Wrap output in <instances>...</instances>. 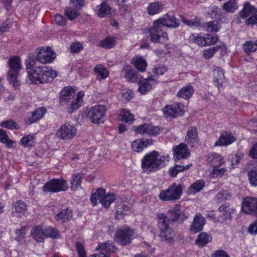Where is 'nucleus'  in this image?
I'll return each mask as SVG.
<instances>
[{
    "label": "nucleus",
    "instance_id": "obj_1",
    "mask_svg": "<svg viewBox=\"0 0 257 257\" xmlns=\"http://www.w3.org/2000/svg\"><path fill=\"white\" fill-rule=\"evenodd\" d=\"M35 60L29 58L26 62L28 79L32 83L39 84L52 81L57 73L46 66H36Z\"/></svg>",
    "mask_w": 257,
    "mask_h": 257
},
{
    "label": "nucleus",
    "instance_id": "obj_2",
    "mask_svg": "<svg viewBox=\"0 0 257 257\" xmlns=\"http://www.w3.org/2000/svg\"><path fill=\"white\" fill-rule=\"evenodd\" d=\"M170 157L168 154L161 155L154 151L147 154L142 160V168L147 174L156 172L164 167L170 161Z\"/></svg>",
    "mask_w": 257,
    "mask_h": 257
},
{
    "label": "nucleus",
    "instance_id": "obj_3",
    "mask_svg": "<svg viewBox=\"0 0 257 257\" xmlns=\"http://www.w3.org/2000/svg\"><path fill=\"white\" fill-rule=\"evenodd\" d=\"M32 237L38 242H42L47 237L58 238L60 235L57 229L50 226L43 227L38 225L33 227L31 231Z\"/></svg>",
    "mask_w": 257,
    "mask_h": 257
},
{
    "label": "nucleus",
    "instance_id": "obj_4",
    "mask_svg": "<svg viewBox=\"0 0 257 257\" xmlns=\"http://www.w3.org/2000/svg\"><path fill=\"white\" fill-rule=\"evenodd\" d=\"M136 232L135 229L128 225L118 228L115 232L114 240L122 246L130 244L135 238Z\"/></svg>",
    "mask_w": 257,
    "mask_h": 257
},
{
    "label": "nucleus",
    "instance_id": "obj_5",
    "mask_svg": "<svg viewBox=\"0 0 257 257\" xmlns=\"http://www.w3.org/2000/svg\"><path fill=\"white\" fill-rule=\"evenodd\" d=\"M146 34L150 40L154 43L163 44L169 39L167 32L155 21L153 26L146 30Z\"/></svg>",
    "mask_w": 257,
    "mask_h": 257
},
{
    "label": "nucleus",
    "instance_id": "obj_6",
    "mask_svg": "<svg viewBox=\"0 0 257 257\" xmlns=\"http://www.w3.org/2000/svg\"><path fill=\"white\" fill-rule=\"evenodd\" d=\"M9 66L10 69L8 72V78L9 82L15 88H17L20 86L18 76L19 74V71L21 69L20 57L16 56L11 57L9 60Z\"/></svg>",
    "mask_w": 257,
    "mask_h": 257
},
{
    "label": "nucleus",
    "instance_id": "obj_7",
    "mask_svg": "<svg viewBox=\"0 0 257 257\" xmlns=\"http://www.w3.org/2000/svg\"><path fill=\"white\" fill-rule=\"evenodd\" d=\"M115 199L113 194H106L105 189L99 188L91 195L90 201L93 206L96 205L98 201L104 208H108Z\"/></svg>",
    "mask_w": 257,
    "mask_h": 257
},
{
    "label": "nucleus",
    "instance_id": "obj_8",
    "mask_svg": "<svg viewBox=\"0 0 257 257\" xmlns=\"http://www.w3.org/2000/svg\"><path fill=\"white\" fill-rule=\"evenodd\" d=\"M158 217V228L160 237L165 240L172 241L173 239L174 233L172 229L169 226V219L164 214H160Z\"/></svg>",
    "mask_w": 257,
    "mask_h": 257
},
{
    "label": "nucleus",
    "instance_id": "obj_9",
    "mask_svg": "<svg viewBox=\"0 0 257 257\" xmlns=\"http://www.w3.org/2000/svg\"><path fill=\"white\" fill-rule=\"evenodd\" d=\"M182 191L181 185L174 183L167 189L161 191L159 198L163 201H175L181 197Z\"/></svg>",
    "mask_w": 257,
    "mask_h": 257
},
{
    "label": "nucleus",
    "instance_id": "obj_10",
    "mask_svg": "<svg viewBox=\"0 0 257 257\" xmlns=\"http://www.w3.org/2000/svg\"><path fill=\"white\" fill-rule=\"evenodd\" d=\"M68 188L67 182L63 178L53 179L47 182L43 187L44 191L52 193L64 191Z\"/></svg>",
    "mask_w": 257,
    "mask_h": 257
},
{
    "label": "nucleus",
    "instance_id": "obj_11",
    "mask_svg": "<svg viewBox=\"0 0 257 257\" xmlns=\"http://www.w3.org/2000/svg\"><path fill=\"white\" fill-rule=\"evenodd\" d=\"M106 111V107L104 105H96L91 107L87 113L89 120L93 123L103 122Z\"/></svg>",
    "mask_w": 257,
    "mask_h": 257
},
{
    "label": "nucleus",
    "instance_id": "obj_12",
    "mask_svg": "<svg viewBox=\"0 0 257 257\" xmlns=\"http://www.w3.org/2000/svg\"><path fill=\"white\" fill-rule=\"evenodd\" d=\"M36 53V60L42 64L51 63L56 58L55 53L49 47L38 48Z\"/></svg>",
    "mask_w": 257,
    "mask_h": 257
},
{
    "label": "nucleus",
    "instance_id": "obj_13",
    "mask_svg": "<svg viewBox=\"0 0 257 257\" xmlns=\"http://www.w3.org/2000/svg\"><path fill=\"white\" fill-rule=\"evenodd\" d=\"M77 129L75 127L67 122L63 124L57 131L56 136L63 140H69L72 139L76 135Z\"/></svg>",
    "mask_w": 257,
    "mask_h": 257
},
{
    "label": "nucleus",
    "instance_id": "obj_14",
    "mask_svg": "<svg viewBox=\"0 0 257 257\" xmlns=\"http://www.w3.org/2000/svg\"><path fill=\"white\" fill-rule=\"evenodd\" d=\"M165 117L175 118L178 116H182L185 112V106L181 103H175L172 105H168L163 109Z\"/></svg>",
    "mask_w": 257,
    "mask_h": 257
},
{
    "label": "nucleus",
    "instance_id": "obj_15",
    "mask_svg": "<svg viewBox=\"0 0 257 257\" xmlns=\"http://www.w3.org/2000/svg\"><path fill=\"white\" fill-rule=\"evenodd\" d=\"M242 212L257 216V198L247 197L242 202Z\"/></svg>",
    "mask_w": 257,
    "mask_h": 257
},
{
    "label": "nucleus",
    "instance_id": "obj_16",
    "mask_svg": "<svg viewBox=\"0 0 257 257\" xmlns=\"http://www.w3.org/2000/svg\"><path fill=\"white\" fill-rule=\"evenodd\" d=\"M167 216L168 217L169 221H183L188 217L189 214L186 213L185 210H181V205L177 204L168 211Z\"/></svg>",
    "mask_w": 257,
    "mask_h": 257
},
{
    "label": "nucleus",
    "instance_id": "obj_17",
    "mask_svg": "<svg viewBox=\"0 0 257 257\" xmlns=\"http://www.w3.org/2000/svg\"><path fill=\"white\" fill-rule=\"evenodd\" d=\"M162 28L164 26L168 28H177L180 24L179 20L173 15L167 14L163 17L155 21Z\"/></svg>",
    "mask_w": 257,
    "mask_h": 257
},
{
    "label": "nucleus",
    "instance_id": "obj_18",
    "mask_svg": "<svg viewBox=\"0 0 257 257\" xmlns=\"http://www.w3.org/2000/svg\"><path fill=\"white\" fill-rule=\"evenodd\" d=\"M139 81L138 90L142 94L151 90L157 83L155 75L149 76L147 78H141Z\"/></svg>",
    "mask_w": 257,
    "mask_h": 257
},
{
    "label": "nucleus",
    "instance_id": "obj_19",
    "mask_svg": "<svg viewBox=\"0 0 257 257\" xmlns=\"http://www.w3.org/2000/svg\"><path fill=\"white\" fill-rule=\"evenodd\" d=\"M98 248L100 249V253L94 254L91 257H109V255L117 249L112 241L101 243Z\"/></svg>",
    "mask_w": 257,
    "mask_h": 257
},
{
    "label": "nucleus",
    "instance_id": "obj_20",
    "mask_svg": "<svg viewBox=\"0 0 257 257\" xmlns=\"http://www.w3.org/2000/svg\"><path fill=\"white\" fill-rule=\"evenodd\" d=\"M236 140V138L232 135L231 132L224 131L221 133L214 146V147L227 146L231 144Z\"/></svg>",
    "mask_w": 257,
    "mask_h": 257
},
{
    "label": "nucleus",
    "instance_id": "obj_21",
    "mask_svg": "<svg viewBox=\"0 0 257 257\" xmlns=\"http://www.w3.org/2000/svg\"><path fill=\"white\" fill-rule=\"evenodd\" d=\"M175 161L187 159L190 155V152L186 144L181 143L173 148Z\"/></svg>",
    "mask_w": 257,
    "mask_h": 257
},
{
    "label": "nucleus",
    "instance_id": "obj_22",
    "mask_svg": "<svg viewBox=\"0 0 257 257\" xmlns=\"http://www.w3.org/2000/svg\"><path fill=\"white\" fill-rule=\"evenodd\" d=\"M205 223V219L203 216L197 213L194 216L192 224L190 227V230L192 233H196L202 230Z\"/></svg>",
    "mask_w": 257,
    "mask_h": 257
},
{
    "label": "nucleus",
    "instance_id": "obj_23",
    "mask_svg": "<svg viewBox=\"0 0 257 257\" xmlns=\"http://www.w3.org/2000/svg\"><path fill=\"white\" fill-rule=\"evenodd\" d=\"M207 164L211 167L222 166L225 163L224 158L219 154L212 153L207 157Z\"/></svg>",
    "mask_w": 257,
    "mask_h": 257
},
{
    "label": "nucleus",
    "instance_id": "obj_24",
    "mask_svg": "<svg viewBox=\"0 0 257 257\" xmlns=\"http://www.w3.org/2000/svg\"><path fill=\"white\" fill-rule=\"evenodd\" d=\"M97 15L100 18H110L113 13V10L106 2H103L96 7Z\"/></svg>",
    "mask_w": 257,
    "mask_h": 257
},
{
    "label": "nucleus",
    "instance_id": "obj_25",
    "mask_svg": "<svg viewBox=\"0 0 257 257\" xmlns=\"http://www.w3.org/2000/svg\"><path fill=\"white\" fill-rule=\"evenodd\" d=\"M199 140L197 128L195 126L189 127L185 137L187 143L194 147L198 143Z\"/></svg>",
    "mask_w": 257,
    "mask_h": 257
},
{
    "label": "nucleus",
    "instance_id": "obj_26",
    "mask_svg": "<svg viewBox=\"0 0 257 257\" xmlns=\"http://www.w3.org/2000/svg\"><path fill=\"white\" fill-rule=\"evenodd\" d=\"M153 144V140L151 139H141L134 141L132 145V149L138 153L142 152L144 148Z\"/></svg>",
    "mask_w": 257,
    "mask_h": 257
},
{
    "label": "nucleus",
    "instance_id": "obj_27",
    "mask_svg": "<svg viewBox=\"0 0 257 257\" xmlns=\"http://www.w3.org/2000/svg\"><path fill=\"white\" fill-rule=\"evenodd\" d=\"M164 8L165 5L162 2H154L149 4L147 11L149 15L153 16L162 12Z\"/></svg>",
    "mask_w": 257,
    "mask_h": 257
},
{
    "label": "nucleus",
    "instance_id": "obj_28",
    "mask_svg": "<svg viewBox=\"0 0 257 257\" xmlns=\"http://www.w3.org/2000/svg\"><path fill=\"white\" fill-rule=\"evenodd\" d=\"M75 95V90L70 86L66 87L61 92L60 101L61 103H67L70 99L73 98Z\"/></svg>",
    "mask_w": 257,
    "mask_h": 257
},
{
    "label": "nucleus",
    "instance_id": "obj_29",
    "mask_svg": "<svg viewBox=\"0 0 257 257\" xmlns=\"http://www.w3.org/2000/svg\"><path fill=\"white\" fill-rule=\"evenodd\" d=\"M84 95V93L82 91H80L77 93L76 98L71 103V106L68 108L69 113L74 112L82 105Z\"/></svg>",
    "mask_w": 257,
    "mask_h": 257
},
{
    "label": "nucleus",
    "instance_id": "obj_30",
    "mask_svg": "<svg viewBox=\"0 0 257 257\" xmlns=\"http://www.w3.org/2000/svg\"><path fill=\"white\" fill-rule=\"evenodd\" d=\"M194 92L193 86L188 84L185 86L183 87L177 94L178 97L182 98L186 100H188L193 95Z\"/></svg>",
    "mask_w": 257,
    "mask_h": 257
},
{
    "label": "nucleus",
    "instance_id": "obj_31",
    "mask_svg": "<svg viewBox=\"0 0 257 257\" xmlns=\"http://www.w3.org/2000/svg\"><path fill=\"white\" fill-rule=\"evenodd\" d=\"M214 83L219 89L222 86L223 80L224 78V72L220 67H216L213 71Z\"/></svg>",
    "mask_w": 257,
    "mask_h": 257
},
{
    "label": "nucleus",
    "instance_id": "obj_32",
    "mask_svg": "<svg viewBox=\"0 0 257 257\" xmlns=\"http://www.w3.org/2000/svg\"><path fill=\"white\" fill-rule=\"evenodd\" d=\"M46 112V109L44 107H40L32 112L31 115L28 117L27 122L32 124L37 120L41 119Z\"/></svg>",
    "mask_w": 257,
    "mask_h": 257
},
{
    "label": "nucleus",
    "instance_id": "obj_33",
    "mask_svg": "<svg viewBox=\"0 0 257 257\" xmlns=\"http://www.w3.org/2000/svg\"><path fill=\"white\" fill-rule=\"evenodd\" d=\"M122 71L124 72V76L127 81L131 82H135L138 81V72L132 69L130 66H125Z\"/></svg>",
    "mask_w": 257,
    "mask_h": 257
},
{
    "label": "nucleus",
    "instance_id": "obj_34",
    "mask_svg": "<svg viewBox=\"0 0 257 257\" xmlns=\"http://www.w3.org/2000/svg\"><path fill=\"white\" fill-rule=\"evenodd\" d=\"M83 178V174L77 173L72 175L70 181L71 188L72 190H76L81 187L82 180Z\"/></svg>",
    "mask_w": 257,
    "mask_h": 257
},
{
    "label": "nucleus",
    "instance_id": "obj_35",
    "mask_svg": "<svg viewBox=\"0 0 257 257\" xmlns=\"http://www.w3.org/2000/svg\"><path fill=\"white\" fill-rule=\"evenodd\" d=\"M212 236L210 234L206 232L200 233L195 240V243L198 246H204L212 240Z\"/></svg>",
    "mask_w": 257,
    "mask_h": 257
},
{
    "label": "nucleus",
    "instance_id": "obj_36",
    "mask_svg": "<svg viewBox=\"0 0 257 257\" xmlns=\"http://www.w3.org/2000/svg\"><path fill=\"white\" fill-rule=\"evenodd\" d=\"M93 71L97 78L100 79H104L109 75V71L102 64H97L93 68Z\"/></svg>",
    "mask_w": 257,
    "mask_h": 257
},
{
    "label": "nucleus",
    "instance_id": "obj_37",
    "mask_svg": "<svg viewBox=\"0 0 257 257\" xmlns=\"http://www.w3.org/2000/svg\"><path fill=\"white\" fill-rule=\"evenodd\" d=\"M72 211L69 208L62 210L60 212L55 216V219L57 221L64 222L70 220L72 217Z\"/></svg>",
    "mask_w": 257,
    "mask_h": 257
},
{
    "label": "nucleus",
    "instance_id": "obj_38",
    "mask_svg": "<svg viewBox=\"0 0 257 257\" xmlns=\"http://www.w3.org/2000/svg\"><path fill=\"white\" fill-rule=\"evenodd\" d=\"M203 180H199L194 182L189 188L187 192L189 194H195L200 191L205 186Z\"/></svg>",
    "mask_w": 257,
    "mask_h": 257
},
{
    "label": "nucleus",
    "instance_id": "obj_39",
    "mask_svg": "<svg viewBox=\"0 0 257 257\" xmlns=\"http://www.w3.org/2000/svg\"><path fill=\"white\" fill-rule=\"evenodd\" d=\"M80 9L70 6L65 9V14L69 20H73L80 16Z\"/></svg>",
    "mask_w": 257,
    "mask_h": 257
},
{
    "label": "nucleus",
    "instance_id": "obj_40",
    "mask_svg": "<svg viewBox=\"0 0 257 257\" xmlns=\"http://www.w3.org/2000/svg\"><path fill=\"white\" fill-rule=\"evenodd\" d=\"M13 212L17 213L19 215H24L27 210V206L21 200L16 201L12 207Z\"/></svg>",
    "mask_w": 257,
    "mask_h": 257
},
{
    "label": "nucleus",
    "instance_id": "obj_41",
    "mask_svg": "<svg viewBox=\"0 0 257 257\" xmlns=\"http://www.w3.org/2000/svg\"><path fill=\"white\" fill-rule=\"evenodd\" d=\"M35 140V138L33 135H26L21 139L20 144L26 148L33 147L36 144Z\"/></svg>",
    "mask_w": 257,
    "mask_h": 257
},
{
    "label": "nucleus",
    "instance_id": "obj_42",
    "mask_svg": "<svg viewBox=\"0 0 257 257\" xmlns=\"http://www.w3.org/2000/svg\"><path fill=\"white\" fill-rule=\"evenodd\" d=\"M219 211L222 212V215L224 217V219H231L232 214L234 213V209L230 208L229 205L223 204L218 208Z\"/></svg>",
    "mask_w": 257,
    "mask_h": 257
},
{
    "label": "nucleus",
    "instance_id": "obj_43",
    "mask_svg": "<svg viewBox=\"0 0 257 257\" xmlns=\"http://www.w3.org/2000/svg\"><path fill=\"white\" fill-rule=\"evenodd\" d=\"M221 166L213 167L209 172V176L211 178L222 177L227 172L225 168H220Z\"/></svg>",
    "mask_w": 257,
    "mask_h": 257
},
{
    "label": "nucleus",
    "instance_id": "obj_44",
    "mask_svg": "<svg viewBox=\"0 0 257 257\" xmlns=\"http://www.w3.org/2000/svg\"><path fill=\"white\" fill-rule=\"evenodd\" d=\"M133 61L139 71L144 72L146 70L147 63L143 57L137 56L133 59Z\"/></svg>",
    "mask_w": 257,
    "mask_h": 257
},
{
    "label": "nucleus",
    "instance_id": "obj_45",
    "mask_svg": "<svg viewBox=\"0 0 257 257\" xmlns=\"http://www.w3.org/2000/svg\"><path fill=\"white\" fill-rule=\"evenodd\" d=\"M0 142L6 144L7 148H12L14 144V142L11 140L6 130L0 128Z\"/></svg>",
    "mask_w": 257,
    "mask_h": 257
},
{
    "label": "nucleus",
    "instance_id": "obj_46",
    "mask_svg": "<svg viewBox=\"0 0 257 257\" xmlns=\"http://www.w3.org/2000/svg\"><path fill=\"white\" fill-rule=\"evenodd\" d=\"M0 126L11 130H19L20 128L18 123L11 119H7L0 122Z\"/></svg>",
    "mask_w": 257,
    "mask_h": 257
},
{
    "label": "nucleus",
    "instance_id": "obj_47",
    "mask_svg": "<svg viewBox=\"0 0 257 257\" xmlns=\"http://www.w3.org/2000/svg\"><path fill=\"white\" fill-rule=\"evenodd\" d=\"M231 194L226 190H221L216 195L215 200L218 203H222L231 197Z\"/></svg>",
    "mask_w": 257,
    "mask_h": 257
},
{
    "label": "nucleus",
    "instance_id": "obj_48",
    "mask_svg": "<svg viewBox=\"0 0 257 257\" xmlns=\"http://www.w3.org/2000/svg\"><path fill=\"white\" fill-rule=\"evenodd\" d=\"M119 115L121 117V119L122 121L128 123H132L135 120L134 114L125 109H122L120 111Z\"/></svg>",
    "mask_w": 257,
    "mask_h": 257
},
{
    "label": "nucleus",
    "instance_id": "obj_49",
    "mask_svg": "<svg viewBox=\"0 0 257 257\" xmlns=\"http://www.w3.org/2000/svg\"><path fill=\"white\" fill-rule=\"evenodd\" d=\"M220 48V46H216L214 47H210L204 50L203 57L206 60L210 59Z\"/></svg>",
    "mask_w": 257,
    "mask_h": 257
},
{
    "label": "nucleus",
    "instance_id": "obj_50",
    "mask_svg": "<svg viewBox=\"0 0 257 257\" xmlns=\"http://www.w3.org/2000/svg\"><path fill=\"white\" fill-rule=\"evenodd\" d=\"M116 42L113 37H107L100 42V46L105 49H110L115 45Z\"/></svg>",
    "mask_w": 257,
    "mask_h": 257
},
{
    "label": "nucleus",
    "instance_id": "obj_51",
    "mask_svg": "<svg viewBox=\"0 0 257 257\" xmlns=\"http://www.w3.org/2000/svg\"><path fill=\"white\" fill-rule=\"evenodd\" d=\"M190 39L193 40L195 43L198 44L199 46L204 47L206 46L205 43V36L204 35H191L190 36Z\"/></svg>",
    "mask_w": 257,
    "mask_h": 257
},
{
    "label": "nucleus",
    "instance_id": "obj_52",
    "mask_svg": "<svg viewBox=\"0 0 257 257\" xmlns=\"http://www.w3.org/2000/svg\"><path fill=\"white\" fill-rule=\"evenodd\" d=\"M237 8L236 0H229L223 5V9L227 12L233 13Z\"/></svg>",
    "mask_w": 257,
    "mask_h": 257
},
{
    "label": "nucleus",
    "instance_id": "obj_53",
    "mask_svg": "<svg viewBox=\"0 0 257 257\" xmlns=\"http://www.w3.org/2000/svg\"><path fill=\"white\" fill-rule=\"evenodd\" d=\"M254 13H255L254 7L247 3L245 4L243 10L240 12V16L242 18H244Z\"/></svg>",
    "mask_w": 257,
    "mask_h": 257
},
{
    "label": "nucleus",
    "instance_id": "obj_54",
    "mask_svg": "<svg viewBox=\"0 0 257 257\" xmlns=\"http://www.w3.org/2000/svg\"><path fill=\"white\" fill-rule=\"evenodd\" d=\"M220 29L218 22L216 21H211L206 24V30L209 32H217Z\"/></svg>",
    "mask_w": 257,
    "mask_h": 257
},
{
    "label": "nucleus",
    "instance_id": "obj_55",
    "mask_svg": "<svg viewBox=\"0 0 257 257\" xmlns=\"http://www.w3.org/2000/svg\"><path fill=\"white\" fill-rule=\"evenodd\" d=\"M182 22L185 25L191 27L192 28H199L201 24L200 20L196 19L194 21H190L186 18L183 17L182 18Z\"/></svg>",
    "mask_w": 257,
    "mask_h": 257
},
{
    "label": "nucleus",
    "instance_id": "obj_56",
    "mask_svg": "<svg viewBox=\"0 0 257 257\" xmlns=\"http://www.w3.org/2000/svg\"><path fill=\"white\" fill-rule=\"evenodd\" d=\"M147 135L150 136H157L160 134L161 132V128L158 126H154L147 123Z\"/></svg>",
    "mask_w": 257,
    "mask_h": 257
},
{
    "label": "nucleus",
    "instance_id": "obj_57",
    "mask_svg": "<svg viewBox=\"0 0 257 257\" xmlns=\"http://www.w3.org/2000/svg\"><path fill=\"white\" fill-rule=\"evenodd\" d=\"M27 227L24 226L20 229H17L15 233L17 235L16 240L19 242H21L25 237L26 234V230Z\"/></svg>",
    "mask_w": 257,
    "mask_h": 257
},
{
    "label": "nucleus",
    "instance_id": "obj_58",
    "mask_svg": "<svg viewBox=\"0 0 257 257\" xmlns=\"http://www.w3.org/2000/svg\"><path fill=\"white\" fill-rule=\"evenodd\" d=\"M206 46H210L215 44L218 41L217 36H213L211 34H205Z\"/></svg>",
    "mask_w": 257,
    "mask_h": 257
},
{
    "label": "nucleus",
    "instance_id": "obj_59",
    "mask_svg": "<svg viewBox=\"0 0 257 257\" xmlns=\"http://www.w3.org/2000/svg\"><path fill=\"white\" fill-rule=\"evenodd\" d=\"M167 71V68L164 66H161L155 67L153 69V74L151 76L155 75L156 79L160 75H163Z\"/></svg>",
    "mask_w": 257,
    "mask_h": 257
},
{
    "label": "nucleus",
    "instance_id": "obj_60",
    "mask_svg": "<svg viewBox=\"0 0 257 257\" xmlns=\"http://www.w3.org/2000/svg\"><path fill=\"white\" fill-rule=\"evenodd\" d=\"M249 183L253 186H257V171L251 170L248 173Z\"/></svg>",
    "mask_w": 257,
    "mask_h": 257
},
{
    "label": "nucleus",
    "instance_id": "obj_61",
    "mask_svg": "<svg viewBox=\"0 0 257 257\" xmlns=\"http://www.w3.org/2000/svg\"><path fill=\"white\" fill-rule=\"evenodd\" d=\"M147 123H144L138 126L134 127V131L138 134L144 135L147 134Z\"/></svg>",
    "mask_w": 257,
    "mask_h": 257
},
{
    "label": "nucleus",
    "instance_id": "obj_62",
    "mask_svg": "<svg viewBox=\"0 0 257 257\" xmlns=\"http://www.w3.org/2000/svg\"><path fill=\"white\" fill-rule=\"evenodd\" d=\"M70 50L73 53H79L83 50L82 44L79 42L73 43L70 46Z\"/></svg>",
    "mask_w": 257,
    "mask_h": 257
},
{
    "label": "nucleus",
    "instance_id": "obj_63",
    "mask_svg": "<svg viewBox=\"0 0 257 257\" xmlns=\"http://www.w3.org/2000/svg\"><path fill=\"white\" fill-rule=\"evenodd\" d=\"M76 249L79 257H86V252L82 243L77 242Z\"/></svg>",
    "mask_w": 257,
    "mask_h": 257
},
{
    "label": "nucleus",
    "instance_id": "obj_64",
    "mask_svg": "<svg viewBox=\"0 0 257 257\" xmlns=\"http://www.w3.org/2000/svg\"><path fill=\"white\" fill-rule=\"evenodd\" d=\"M54 20L57 25L62 26L65 25L66 23V19L62 15L59 14L55 15Z\"/></svg>",
    "mask_w": 257,
    "mask_h": 257
}]
</instances>
